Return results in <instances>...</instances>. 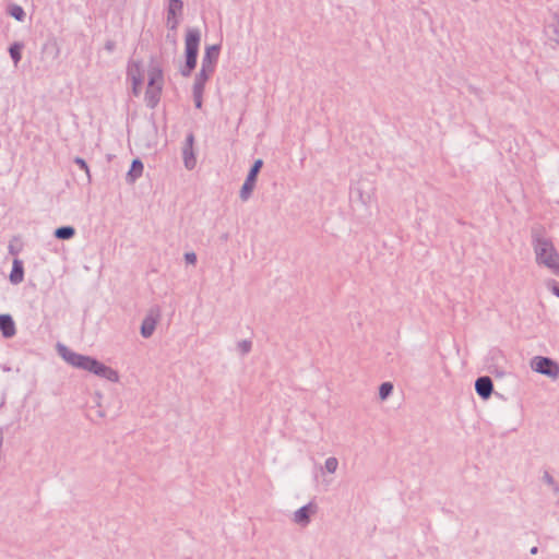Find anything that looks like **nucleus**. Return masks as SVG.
<instances>
[{"instance_id":"obj_24","label":"nucleus","mask_w":559,"mask_h":559,"mask_svg":"<svg viewBox=\"0 0 559 559\" xmlns=\"http://www.w3.org/2000/svg\"><path fill=\"white\" fill-rule=\"evenodd\" d=\"M543 481L552 489L555 495H559V484L554 479V477L548 472H545L543 474Z\"/></svg>"},{"instance_id":"obj_37","label":"nucleus","mask_w":559,"mask_h":559,"mask_svg":"<svg viewBox=\"0 0 559 559\" xmlns=\"http://www.w3.org/2000/svg\"><path fill=\"white\" fill-rule=\"evenodd\" d=\"M497 374H498L499 377H502V376L504 374V372H502V371H501V372H497Z\"/></svg>"},{"instance_id":"obj_5","label":"nucleus","mask_w":559,"mask_h":559,"mask_svg":"<svg viewBox=\"0 0 559 559\" xmlns=\"http://www.w3.org/2000/svg\"><path fill=\"white\" fill-rule=\"evenodd\" d=\"M182 11L183 3L181 0H168L166 24L169 29L175 31L178 27Z\"/></svg>"},{"instance_id":"obj_31","label":"nucleus","mask_w":559,"mask_h":559,"mask_svg":"<svg viewBox=\"0 0 559 559\" xmlns=\"http://www.w3.org/2000/svg\"><path fill=\"white\" fill-rule=\"evenodd\" d=\"M74 163H75V164H76L81 169H83V170L86 173V175H87V177H88V178H91L88 166H87L86 162H85L83 158H81V157H75V158H74Z\"/></svg>"},{"instance_id":"obj_9","label":"nucleus","mask_w":559,"mask_h":559,"mask_svg":"<svg viewBox=\"0 0 559 559\" xmlns=\"http://www.w3.org/2000/svg\"><path fill=\"white\" fill-rule=\"evenodd\" d=\"M57 350L69 365L83 370L87 356L72 352L63 344H58Z\"/></svg>"},{"instance_id":"obj_18","label":"nucleus","mask_w":559,"mask_h":559,"mask_svg":"<svg viewBox=\"0 0 559 559\" xmlns=\"http://www.w3.org/2000/svg\"><path fill=\"white\" fill-rule=\"evenodd\" d=\"M162 88L163 86H159L158 84L156 86L147 85V90L145 92V102L147 107L154 108L158 104Z\"/></svg>"},{"instance_id":"obj_26","label":"nucleus","mask_w":559,"mask_h":559,"mask_svg":"<svg viewBox=\"0 0 559 559\" xmlns=\"http://www.w3.org/2000/svg\"><path fill=\"white\" fill-rule=\"evenodd\" d=\"M338 467V460L335 456H330L324 462V469L330 473L334 474Z\"/></svg>"},{"instance_id":"obj_16","label":"nucleus","mask_w":559,"mask_h":559,"mask_svg":"<svg viewBox=\"0 0 559 559\" xmlns=\"http://www.w3.org/2000/svg\"><path fill=\"white\" fill-rule=\"evenodd\" d=\"M143 169V163L139 158L133 159L131 167L126 176L127 182L134 183L142 176Z\"/></svg>"},{"instance_id":"obj_1","label":"nucleus","mask_w":559,"mask_h":559,"mask_svg":"<svg viewBox=\"0 0 559 559\" xmlns=\"http://www.w3.org/2000/svg\"><path fill=\"white\" fill-rule=\"evenodd\" d=\"M532 247L536 264L546 267L552 275L559 276V253L551 239L545 235L544 228L532 229Z\"/></svg>"},{"instance_id":"obj_27","label":"nucleus","mask_w":559,"mask_h":559,"mask_svg":"<svg viewBox=\"0 0 559 559\" xmlns=\"http://www.w3.org/2000/svg\"><path fill=\"white\" fill-rule=\"evenodd\" d=\"M100 361L97 359L87 356L86 361L83 366V370L90 371L92 373H95V370L97 369Z\"/></svg>"},{"instance_id":"obj_28","label":"nucleus","mask_w":559,"mask_h":559,"mask_svg":"<svg viewBox=\"0 0 559 559\" xmlns=\"http://www.w3.org/2000/svg\"><path fill=\"white\" fill-rule=\"evenodd\" d=\"M43 51H51L53 58H58L60 53V49L56 41L46 43L43 46Z\"/></svg>"},{"instance_id":"obj_17","label":"nucleus","mask_w":559,"mask_h":559,"mask_svg":"<svg viewBox=\"0 0 559 559\" xmlns=\"http://www.w3.org/2000/svg\"><path fill=\"white\" fill-rule=\"evenodd\" d=\"M95 376H98L100 378H104L110 382H118L119 381V374L118 372L112 369L109 366L104 365L103 362H99L97 369L95 370Z\"/></svg>"},{"instance_id":"obj_6","label":"nucleus","mask_w":559,"mask_h":559,"mask_svg":"<svg viewBox=\"0 0 559 559\" xmlns=\"http://www.w3.org/2000/svg\"><path fill=\"white\" fill-rule=\"evenodd\" d=\"M159 318L160 309L158 307H153L148 310L141 324V335L144 338H148L153 335Z\"/></svg>"},{"instance_id":"obj_23","label":"nucleus","mask_w":559,"mask_h":559,"mask_svg":"<svg viewBox=\"0 0 559 559\" xmlns=\"http://www.w3.org/2000/svg\"><path fill=\"white\" fill-rule=\"evenodd\" d=\"M393 392V384L391 382H383L379 388V397L384 401Z\"/></svg>"},{"instance_id":"obj_13","label":"nucleus","mask_w":559,"mask_h":559,"mask_svg":"<svg viewBox=\"0 0 559 559\" xmlns=\"http://www.w3.org/2000/svg\"><path fill=\"white\" fill-rule=\"evenodd\" d=\"M0 331L5 338H10L15 335V324L10 314H0Z\"/></svg>"},{"instance_id":"obj_32","label":"nucleus","mask_w":559,"mask_h":559,"mask_svg":"<svg viewBox=\"0 0 559 559\" xmlns=\"http://www.w3.org/2000/svg\"><path fill=\"white\" fill-rule=\"evenodd\" d=\"M554 17H555V20H556V22H557V26H555V27L552 28L554 34H555V37H550V38H551V39H554V41H555L556 44H558V43H559V37H558L559 12H558V13H555Z\"/></svg>"},{"instance_id":"obj_34","label":"nucleus","mask_w":559,"mask_h":559,"mask_svg":"<svg viewBox=\"0 0 559 559\" xmlns=\"http://www.w3.org/2000/svg\"><path fill=\"white\" fill-rule=\"evenodd\" d=\"M116 48V44L115 41L112 40H107L106 44H105V49L108 51V52H112Z\"/></svg>"},{"instance_id":"obj_12","label":"nucleus","mask_w":559,"mask_h":559,"mask_svg":"<svg viewBox=\"0 0 559 559\" xmlns=\"http://www.w3.org/2000/svg\"><path fill=\"white\" fill-rule=\"evenodd\" d=\"M127 76L132 81V85H142L143 83V70L142 62L131 60L128 63Z\"/></svg>"},{"instance_id":"obj_30","label":"nucleus","mask_w":559,"mask_h":559,"mask_svg":"<svg viewBox=\"0 0 559 559\" xmlns=\"http://www.w3.org/2000/svg\"><path fill=\"white\" fill-rule=\"evenodd\" d=\"M546 286L548 289L551 290V293L555 296L559 297V284L556 281H554V280L547 281Z\"/></svg>"},{"instance_id":"obj_36","label":"nucleus","mask_w":559,"mask_h":559,"mask_svg":"<svg viewBox=\"0 0 559 559\" xmlns=\"http://www.w3.org/2000/svg\"><path fill=\"white\" fill-rule=\"evenodd\" d=\"M532 555H536L538 552V548L536 546L532 547L531 548V551H530Z\"/></svg>"},{"instance_id":"obj_8","label":"nucleus","mask_w":559,"mask_h":559,"mask_svg":"<svg viewBox=\"0 0 559 559\" xmlns=\"http://www.w3.org/2000/svg\"><path fill=\"white\" fill-rule=\"evenodd\" d=\"M194 134L189 132L186 136V141L182 146V159L183 165L188 170H192L197 165V158L194 155Z\"/></svg>"},{"instance_id":"obj_7","label":"nucleus","mask_w":559,"mask_h":559,"mask_svg":"<svg viewBox=\"0 0 559 559\" xmlns=\"http://www.w3.org/2000/svg\"><path fill=\"white\" fill-rule=\"evenodd\" d=\"M317 511V504L309 502L294 512L292 521L301 527H306L309 525L311 516L314 515Z\"/></svg>"},{"instance_id":"obj_19","label":"nucleus","mask_w":559,"mask_h":559,"mask_svg":"<svg viewBox=\"0 0 559 559\" xmlns=\"http://www.w3.org/2000/svg\"><path fill=\"white\" fill-rule=\"evenodd\" d=\"M10 282L14 285L20 284L24 278L23 262L19 259H14L12 263V270L10 273Z\"/></svg>"},{"instance_id":"obj_33","label":"nucleus","mask_w":559,"mask_h":559,"mask_svg":"<svg viewBox=\"0 0 559 559\" xmlns=\"http://www.w3.org/2000/svg\"><path fill=\"white\" fill-rule=\"evenodd\" d=\"M185 260L188 264H195L197 263V254L194 252H187V253H185Z\"/></svg>"},{"instance_id":"obj_4","label":"nucleus","mask_w":559,"mask_h":559,"mask_svg":"<svg viewBox=\"0 0 559 559\" xmlns=\"http://www.w3.org/2000/svg\"><path fill=\"white\" fill-rule=\"evenodd\" d=\"M262 166H263L262 159H257L253 163V165L251 166V168L247 175V178H246V180L240 189V192H239V197L242 201H247L251 197V193L255 187L258 174L261 170Z\"/></svg>"},{"instance_id":"obj_35","label":"nucleus","mask_w":559,"mask_h":559,"mask_svg":"<svg viewBox=\"0 0 559 559\" xmlns=\"http://www.w3.org/2000/svg\"><path fill=\"white\" fill-rule=\"evenodd\" d=\"M140 86H141V85H133L132 90H133V94H134V95H139Z\"/></svg>"},{"instance_id":"obj_14","label":"nucleus","mask_w":559,"mask_h":559,"mask_svg":"<svg viewBox=\"0 0 559 559\" xmlns=\"http://www.w3.org/2000/svg\"><path fill=\"white\" fill-rule=\"evenodd\" d=\"M163 86V71L158 64L154 62L152 59L150 68H148V83L147 85L156 86V85Z\"/></svg>"},{"instance_id":"obj_10","label":"nucleus","mask_w":559,"mask_h":559,"mask_svg":"<svg viewBox=\"0 0 559 559\" xmlns=\"http://www.w3.org/2000/svg\"><path fill=\"white\" fill-rule=\"evenodd\" d=\"M219 45L206 46L204 55L202 57L201 67L215 71V66L219 57Z\"/></svg>"},{"instance_id":"obj_2","label":"nucleus","mask_w":559,"mask_h":559,"mask_svg":"<svg viewBox=\"0 0 559 559\" xmlns=\"http://www.w3.org/2000/svg\"><path fill=\"white\" fill-rule=\"evenodd\" d=\"M201 32L197 27H189L185 38L186 63L180 69L182 76H189L197 66Z\"/></svg>"},{"instance_id":"obj_25","label":"nucleus","mask_w":559,"mask_h":559,"mask_svg":"<svg viewBox=\"0 0 559 559\" xmlns=\"http://www.w3.org/2000/svg\"><path fill=\"white\" fill-rule=\"evenodd\" d=\"M252 348V342L249 340H242L237 343V350L241 356H246L251 352Z\"/></svg>"},{"instance_id":"obj_21","label":"nucleus","mask_w":559,"mask_h":559,"mask_svg":"<svg viewBox=\"0 0 559 559\" xmlns=\"http://www.w3.org/2000/svg\"><path fill=\"white\" fill-rule=\"evenodd\" d=\"M53 235L58 239L68 240L75 235V229L72 226H61L55 230Z\"/></svg>"},{"instance_id":"obj_3","label":"nucleus","mask_w":559,"mask_h":559,"mask_svg":"<svg viewBox=\"0 0 559 559\" xmlns=\"http://www.w3.org/2000/svg\"><path fill=\"white\" fill-rule=\"evenodd\" d=\"M531 368L540 374L556 380L559 378V365L549 357L535 356L531 360Z\"/></svg>"},{"instance_id":"obj_20","label":"nucleus","mask_w":559,"mask_h":559,"mask_svg":"<svg viewBox=\"0 0 559 559\" xmlns=\"http://www.w3.org/2000/svg\"><path fill=\"white\" fill-rule=\"evenodd\" d=\"M23 47H24L23 43L15 41L9 48L10 57H11V59H12V61H13L15 67L20 63V61L22 59V49H23Z\"/></svg>"},{"instance_id":"obj_15","label":"nucleus","mask_w":559,"mask_h":559,"mask_svg":"<svg viewBox=\"0 0 559 559\" xmlns=\"http://www.w3.org/2000/svg\"><path fill=\"white\" fill-rule=\"evenodd\" d=\"M213 73H214L213 70L201 67L200 71L197 73V75L194 78L192 90L204 92L205 84L209 81V79L212 76Z\"/></svg>"},{"instance_id":"obj_29","label":"nucleus","mask_w":559,"mask_h":559,"mask_svg":"<svg viewBox=\"0 0 559 559\" xmlns=\"http://www.w3.org/2000/svg\"><path fill=\"white\" fill-rule=\"evenodd\" d=\"M203 91L192 90L194 105L198 109L202 108Z\"/></svg>"},{"instance_id":"obj_11","label":"nucleus","mask_w":559,"mask_h":559,"mask_svg":"<svg viewBox=\"0 0 559 559\" xmlns=\"http://www.w3.org/2000/svg\"><path fill=\"white\" fill-rule=\"evenodd\" d=\"M475 391L483 400H488L493 391L491 379L487 376L479 377L475 381Z\"/></svg>"},{"instance_id":"obj_22","label":"nucleus","mask_w":559,"mask_h":559,"mask_svg":"<svg viewBox=\"0 0 559 559\" xmlns=\"http://www.w3.org/2000/svg\"><path fill=\"white\" fill-rule=\"evenodd\" d=\"M9 14L15 20L22 22L25 17L24 9L19 4H12L9 7Z\"/></svg>"}]
</instances>
